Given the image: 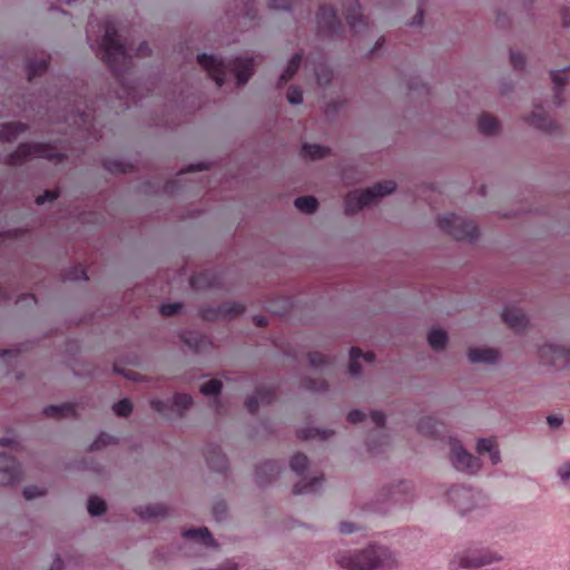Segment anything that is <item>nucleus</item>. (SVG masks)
Segmentation results:
<instances>
[{
	"label": "nucleus",
	"instance_id": "c85d7f7f",
	"mask_svg": "<svg viewBox=\"0 0 570 570\" xmlns=\"http://www.w3.org/2000/svg\"><path fill=\"white\" fill-rule=\"evenodd\" d=\"M190 285L193 287H206V286L209 287V286H212V283L208 281L207 273H200V274L191 276Z\"/></svg>",
	"mask_w": 570,
	"mask_h": 570
},
{
	"label": "nucleus",
	"instance_id": "dca6fc26",
	"mask_svg": "<svg viewBox=\"0 0 570 570\" xmlns=\"http://www.w3.org/2000/svg\"><path fill=\"white\" fill-rule=\"evenodd\" d=\"M527 121L534 126L535 128L542 130H550L552 128L551 118L542 110L533 111L528 118Z\"/></svg>",
	"mask_w": 570,
	"mask_h": 570
},
{
	"label": "nucleus",
	"instance_id": "79ce46f5",
	"mask_svg": "<svg viewBox=\"0 0 570 570\" xmlns=\"http://www.w3.org/2000/svg\"><path fill=\"white\" fill-rule=\"evenodd\" d=\"M43 492L39 490L37 487L28 488L24 490V497L27 499H33L38 495H41Z\"/></svg>",
	"mask_w": 570,
	"mask_h": 570
},
{
	"label": "nucleus",
	"instance_id": "ea45409f",
	"mask_svg": "<svg viewBox=\"0 0 570 570\" xmlns=\"http://www.w3.org/2000/svg\"><path fill=\"white\" fill-rule=\"evenodd\" d=\"M78 119H73V122L79 125V126H87V124L90 122V115L88 112H80L78 116H77Z\"/></svg>",
	"mask_w": 570,
	"mask_h": 570
},
{
	"label": "nucleus",
	"instance_id": "5fc2aeb1",
	"mask_svg": "<svg viewBox=\"0 0 570 570\" xmlns=\"http://www.w3.org/2000/svg\"><path fill=\"white\" fill-rule=\"evenodd\" d=\"M206 167L204 164H197V165H190L187 169V171H196V170H204Z\"/></svg>",
	"mask_w": 570,
	"mask_h": 570
},
{
	"label": "nucleus",
	"instance_id": "4be33fe9",
	"mask_svg": "<svg viewBox=\"0 0 570 570\" xmlns=\"http://www.w3.org/2000/svg\"><path fill=\"white\" fill-rule=\"evenodd\" d=\"M295 207L305 214H312L317 209L318 203L314 196H301L294 202Z\"/></svg>",
	"mask_w": 570,
	"mask_h": 570
},
{
	"label": "nucleus",
	"instance_id": "58836bf2",
	"mask_svg": "<svg viewBox=\"0 0 570 570\" xmlns=\"http://www.w3.org/2000/svg\"><path fill=\"white\" fill-rule=\"evenodd\" d=\"M151 53V50L147 42H141L136 49L135 55L139 57H147Z\"/></svg>",
	"mask_w": 570,
	"mask_h": 570
},
{
	"label": "nucleus",
	"instance_id": "20e7f679",
	"mask_svg": "<svg viewBox=\"0 0 570 570\" xmlns=\"http://www.w3.org/2000/svg\"><path fill=\"white\" fill-rule=\"evenodd\" d=\"M396 188L393 180H384L364 190L350 191L345 197V213L347 215L357 213L364 206L374 203L376 199L392 194Z\"/></svg>",
	"mask_w": 570,
	"mask_h": 570
},
{
	"label": "nucleus",
	"instance_id": "4d7b16f0",
	"mask_svg": "<svg viewBox=\"0 0 570 570\" xmlns=\"http://www.w3.org/2000/svg\"><path fill=\"white\" fill-rule=\"evenodd\" d=\"M115 371L118 372V373L124 374L126 377H128L130 380H137V377L135 375H132L131 373L124 372V371L119 370V367L117 365L115 366Z\"/></svg>",
	"mask_w": 570,
	"mask_h": 570
},
{
	"label": "nucleus",
	"instance_id": "4468645a",
	"mask_svg": "<svg viewBox=\"0 0 570 570\" xmlns=\"http://www.w3.org/2000/svg\"><path fill=\"white\" fill-rule=\"evenodd\" d=\"M476 451L480 454L489 453L492 464H497L500 461V452L494 439H480L476 443Z\"/></svg>",
	"mask_w": 570,
	"mask_h": 570
},
{
	"label": "nucleus",
	"instance_id": "a19ab883",
	"mask_svg": "<svg viewBox=\"0 0 570 570\" xmlns=\"http://www.w3.org/2000/svg\"><path fill=\"white\" fill-rule=\"evenodd\" d=\"M468 356H470V357H473V356H498V354L494 351H487L483 353L480 350H470L468 353Z\"/></svg>",
	"mask_w": 570,
	"mask_h": 570
},
{
	"label": "nucleus",
	"instance_id": "c9c22d12",
	"mask_svg": "<svg viewBox=\"0 0 570 570\" xmlns=\"http://www.w3.org/2000/svg\"><path fill=\"white\" fill-rule=\"evenodd\" d=\"M268 7L272 9L292 10L294 8L293 0H268Z\"/></svg>",
	"mask_w": 570,
	"mask_h": 570
},
{
	"label": "nucleus",
	"instance_id": "ddd939ff",
	"mask_svg": "<svg viewBox=\"0 0 570 570\" xmlns=\"http://www.w3.org/2000/svg\"><path fill=\"white\" fill-rule=\"evenodd\" d=\"M28 130L23 122H8L0 128V141L11 142Z\"/></svg>",
	"mask_w": 570,
	"mask_h": 570
},
{
	"label": "nucleus",
	"instance_id": "13d9d810",
	"mask_svg": "<svg viewBox=\"0 0 570 570\" xmlns=\"http://www.w3.org/2000/svg\"><path fill=\"white\" fill-rule=\"evenodd\" d=\"M247 406H248L249 411H252V412H254V411H255V405H254V403H253V400H249V401H248Z\"/></svg>",
	"mask_w": 570,
	"mask_h": 570
},
{
	"label": "nucleus",
	"instance_id": "423d86ee",
	"mask_svg": "<svg viewBox=\"0 0 570 570\" xmlns=\"http://www.w3.org/2000/svg\"><path fill=\"white\" fill-rule=\"evenodd\" d=\"M439 227L445 234L458 240H473L479 235L478 226L454 214H448L439 218Z\"/></svg>",
	"mask_w": 570,
	"mask_h": 570
},
{
	"label": "nucleus",
	"instance_id": "864d4df0",
	"mask_svg": "<svg viewBox=\"0 0 570 570\" xmlns=\"http://www.w3.org/2000/svg\"><path fill=\"white\" fill-rule=\"evenodd\" d=\"M254 322L257 326L263 327L267 325V321L265 316H255Z\"/></svg>",
	"mask_w": 570,
	"mask_h": 570
},
{
	"label": "nucleus",
	"instance_id": "0eeeda50",
	"mask_svg": "<svg viewBox=\"0 0 570 570\" xmlns=\"http://www.w3.org/2000/svg\"><path fill=\"white\" fill-rule=\"evenodd\" d=\"M502 557L495 552L465 551L452 561V570H478L480 567L501 561Z\"/></svg>",
	"mask_w": 570,
	"mask_h": 570
},
{
	"label": "nucleus",
	"instance_id": "bf43d9fd",
	"mask_svg": "<svg viewBox=\"0 0 570 570\" xmlns=\"http://www.w3.org/2000/svg\"><path fill=\"white\" fill-rule=\"evenodd\" d=\"M0 356H11L10 351H8V350L0 351Z\"/></svg>",
	"mask_w": 570,
	"mask_h": 570
},
{
	"label": "nucleus",
	"instance_id": "7ed1b4c3",
	"mask_svg": "<svg viewBox=\"0 0 570 570\" xmlns=\"http://www.w3.org/2000/svg\"><path fill=\"white\" fill-rule=\"evenodd\" d=\"M337 562L346 570H392L396 567L395 556L385 548H368L355 557L340 556Z\"/></svg>",
	"mask_w": 570,
	"mask_h": 570
},
{
	"label": "nucleus",
	"instance_id": "9d476101",
	"mask_svg": "<svg viewBox=\"0 0 570 570\" xmlns=\"http://www.w3.org/2000/svg\"><path fill=\"white\" fill-rule=\"evenodd\" d=\"M451 461L456 470L475 473L480 470V462L468 453L458 442L451 443Z\"/></svg>",
	"mask_w": 570,
	"mask_h": 570
},
{
	"label": "nucleus",
	"instance_id": "f704fd0d",
	"mask_svg": "<svg viewBox=\"0 0 570 570\" xmlns=\"http://www.w3.org/2000/svg\"><path fill=\"white\" fill-rule=\"evenodd\" d=\"M114 411L117 415L126 416L131 411V404L128 400H121L114 405Z\"/></svg>",
	"mask_w": 570,
	"mask_h": 570
},
{
	"label": "nucleus",
	"instance_id": "a18cd8bd",
	"mask_svg": "<svg viewBox=\"0 0 570 570\" xmlns=\"http://www.w3.org/2000/svg\"><path fill=\"white\" fill-rule=\"evenodd\" d=\"M348 356H351V357H354V356H374V354L373 353H363L361 348L352 347L350 350Z\"/></svg>",
	"mask_w": 570,
	"mask_h": 570
},
{
	"label": "nucleus",
	"instance_id": "6e6d98bb",
	"mask_svg": "<svg viewBox=\"0 0 570 570\" xmlns=\"http://www.w3.org/2000/svg\"><path fill=\"white\" fill-rule=\"evenodd\" d=\"M151 405L155 410H157L158 412H163L164 411V404L163 402L160 401H153L151 402Z\"/></svg>",
	"mask_w": 570,
	"mask_h": 570
},
{
	"label": "nucleus",
	"instance_id": "2f4dec72",
	"mask_svg": "<svg viewBox=\"0 0 570 570\" xmlns=\"http://www.w3.org/2000/svg\"><path fill=\"white\" fill-rule=\"evenodd\" d=\"M67 278L71 279V281H87L88 276H87L86 269L81 265H79V266L73 267L68 273Z\"/></svg>",
	"mask_w": 570,
	"mask_h": 570
},
{
	"label": "nucleus",
	"instance_id": "bb28decb",
	"mask_svg": "<svg viewBox=\"0 0 570 570\" xmlns=\"http://www.w3.org/2000/svg\"><path fill=\"white\" fill-rule=\"evenodd\" d=\"M220 389L222 383L218 380H210L202 385L200 392L204 395H215L219 393Z\"/></svg>",
	"mask_w": 570,
	"mask_h": 570
},
{
	"label": "nucleus",
	"instance_id": "a878e982",
	"mask_svg": "<svg viewBox=\"0 0 570 570\" xmlns=\"http://www.w3.org/2000/svg\"><path fill=\"white\" fill-rule=\"evenodd\" d=\"M171 403L176 411L180 412L191 404V397L187 394H177L173 397Z\"/></svg>",
	"mask_w": 570,
	"mask_h": 570
},
{
	"label": "nucleus",
	"instance_id": "393cba45",
	"mask_svg": "<svg viewBox=\"0 0 570 570\" xmlns=\"http://www.w3.org/2000/svg\"><path fill=\"white\" fill-rule=\"evenodd\" d=\"M105 168L110 173H127L130 171L131 166L119 160H107Z\"/></svg>",
	"mask_w": 570,
	"mask_h": 570
},
{
	"label": "nucleus",
	"instance_id": "c756f323",
	"mask_svg": "<svg viewBox=\"0 0 570 570\" xmlns=\"http://www.w3.org/2000/svg\"><path fill=\"white\" fill-rule=\"evenodd\" d=\"M287 100L292 105H298L303 101V92L298 87H289L287 90Z\"/></svg>",
	"mask_w": 570,
	"mask_h": 570
},
{
	"label": "nucleus",
	"instance_id": "e2e57ef3",
	"mask_svg": "<svg viewBox=\"0 0 570 570\" xmlns=\"http://www.w3.org/2000/svg\"><path fill=\"white\" fill-rule=\"evenodd\" d=\"M553 356H561L557 351H553Z\"/></svg>",
	"mask_w": 570,
	"mask_h": 570
},
{
	"label": "nucleus",
	"instance_id": "cd10ccee",
	"mask_svg": "<svg viewBox=\"0 0 570 570\" xmlns=\"http://www.w3.org/2000/svg\"><path fill=\"white\" fill-rule=\"evenodd\" d=\"M315 75H316L317 82L321 86H324V85L328 83L331 81V78H332L331 70H328L325 66H320L315 70Z\"/></svg>",
	"mask_w": 570,
	"mask_h": 570
},
{
	"label": "nucleus",
	"instance_id": "f8f14e48",
	"mask_svg": "<svg viewBox=\"0 0 570 570\" xmlns=\"http://www.w3.org/2000/svg\"><path fill=\"white\" fill-rule=\"evenodd\" d=\"M503 322L513 331L520 332L528 325L527 315L519 308L505 307L502 313Z\"/></svg>",
	"mask_w": 570,
	"mask_h": 570
},
{
	"label": "nucleus",
	"instance_id": "412c9836",
	"mask_svg": "<svg viewBox=\"0 0 570 570\" xmlns=\"http://www.w3.org/2000/svg\"><path fill=\"white\" fill-rule=\"evenodd\" d=\"M301 62H302V55L295 53L292 57V59L289 60L284 73L279 77V85H285L287 81H289L294 77V75L297 72V70L301 66Z\"/></svg>",
	"mask_w": 570,
	"mask_h": 570
},
{
	"label": "nucleus",
	"instance_id": "603ef678",
	"mask_svg": "<svg viewBox=\"0 0 570 570\" xmlns=\"http://www.w3.org/2000/svg\"><path fill=\"white\" fill-rule=\"evenodd\" d=\"M562 420L559 416L550 415L548 416V423L552 426L560 425Z\"/></svg>",
	"mask_w": 570,
	"mask_h": 570
},
{
	"label": "nucleus",
	"instance_id": "f3484780",
	"mask_svg": "<svg viewBox=\"0 0 570 570\" xmlns=\"http://www.w3.org/2000/svg\"><path fill=\"white\" fill-rule=\"evenodd\" d=\"M330 149L316 144H304L302 147V155L305 158L321 159L327 156Z\"/></svg>",
	"mask_w": 570,
	"mask_h": 570
},
{
	"label": "nucleus",
	"instance_id": "8fccbe9b",
	"mask_svg": "<svg viewBox=\"0 0 570 570\" xmlns=\"http://www.w3.org/2000/svg\"><path fill=\"white\" fill-rule=\"evenodd\" d=\"M340 531L342 533H352L354 531V527L350 523L344 522V523H341Z\"/></svg>",
	"mask_w": 570,
	"mask_h": 570
},
{
	"label": "nucleus",
	"instance_id": "aec40b11",
	"mask_svg": "<svg viewBox=\"0 0 570 570\" xmlns=\"http://www.w3.org/2000/svg\"><path fill=\"white\" fill-rule=\"evenodd\" d=\"M184 537L188 540L198 542L206 547H208L213 543V539H212L210 534L208 533L207 529H205V528H200L197 530H187L184 532Z\"/></svg>",
	"mask_w": 570,
	"mask_h": 570
},
{
	"label": "nucleus",
	"instance_id": "c03bdc74",
	"mask_svg": "<svg viewBox=\"0 0 570 570\" xmlns=\"http://www.w3.org/2000/svg\"><path fill=\"white\" fill-rule=\"evenodd\" d=\"M245 17L254 20L256 18V11L254 9V2L246 3Z\"/></svg>",
	"mask_w": 570,
	"mask_h": 570
},
{
	"label": "nucleus",
	"instance_id": "680f3d73",
	"mask_svg": "<svg viewBox=\"0 0 570 570\" xmlns=\"http://www.w3.org/2000/svg\"><path fill=\"white\" fill-rule=\"evenodd\" d=\"M67 4H71L72 2H75L76 0H63Z\"/></svg>",
	"mask_w": 570,
	"mask_h": 570
},
{
	"label": "nucleus",
	"instance_id": "de8ad7c7",
	"mask_svg": "<svg viewBox=\"0 0 570 570\" xmlns=\"http://www.w3.org/2000/svg\"><path fill=\"white\" fill-rule=\"evenodd\" d=\"M562 23L564 27L570 26V12L568 9H564L561 13Z\"/></svg>",
	"mask_w": 570,
	"mask_h": 570
},
{
	"label": "nucleus",
	"instance_id": "f03ea898",
	"mask_svg": "<svg viewBox=\"0 0 570 570\" xmlns=\"http://www.w3.org/2000/svg\"><path fill=\"white\" fill-rule=\"evenodd\" d=\"M104 30L105 33L99 43L101 58L115 77L120 79L129 67L132 48L120 41L112 21H106Z\"/></svg>",
	"mask_w": 570,
	"mask_h": 570
},
{
	"label": "nucleus",
	"instance_id": "72a5a7b5",
	"mask_svg": "<svg viewBox=\"0 0 570 570\" xmlns=\"http://www.w3.org/2000/svg\"><path fill=\"white\" fill-rule=\"evenodd\" d=\"M183 308V305L180 303H169V304H163L160 306V313L164 316H173L177 314Z\"/></svg>",
	"mask_w": 570,
	"mask_h": 570
},
{
	"label": "nucleus",
	"instance_id": "473e14b6",
	"mask_svg": "<svg viewBox=\"0 0 570 570\" xmlns=\"http://www.w3.org/2000/svg\"><path fill=\"white\" fill-rule=\"evenodd\" d=\"M510 60L514 69L521 70L525 65V58L520 51H511Z\"/></svg>",
	"mask_w": 570,
	"mask_h": 570
},
{
	"label": "nucleus",
	"instance_id": "5701e85b",
	"mask_svg": "<svg viewBox=\"0 0 570 570\" xmlns=\"http://www.w3.org/2000/svg\"><path fill=\"white\" fill-rule=\"evenodd\" d=\"M564 71H552L551 72V79L556 87V94H554V100L556 105H561V87L567 82L566 78L563 77Z\"/></svg>",
	"mask_w": 570,
	"mask_h": 570
},
{
	"label": "nucleus",
	"instance_id": "49530a36",
	"mask_svg": "<svg viewBox=\"0 0 570 570\" xmlns=\"http://www.w3.org/2000/svg\"><path fill=\"white\" fill-rule=\"evenodd\" d=\"M422 6H423V3H421L419 6L417 12H416V14H415V17L413 19L412 24H421L422 23V21H423V8H422Z\"/></svg>",
	"mask_w": 570,
	"mask_h": 570
},
{
	"label": "nucleus",
	"instance_id": "a211bd4d",
	"mask_svg": "<svg viewBox=\"0 0 570 570\" xmlns=\"http://www.w3.org/2000/svg\"><path fill=\"white\" fill-rule=\"evenodd\" d=\"M478 128L482 134L492 135L498 130L499 121L495 117L483 114L479 118Z\"/></svg>",
	"mask_w": 570,
	"mask_h": 570
},
{
	"label": "nucleus",
	"instance_id": "2eb2a0df",
	"mask_svg": "<svg viewBox=\"0 0 570 570\" xmlns=\"http://www.w3.org/2000/svg\"><path fill=\"white\" fill-rule=\"evenodd\" d=\"M49 67V57L42 55L38 59H29L27 62V73L28 79L32 80L33 78L41 76L47 71Z\"/></svg>",
	"mask_w": 570,
	"mask_h": 570
},
{
	"label": "nucleus",
	"instance_id": "e433bc0d",
	"mask_svg": "<svg viewBox=\"0 0 570 570\" xmlns=\"http://www.w3.org/2000/svg\"><path fill=\"white\" fill-rule=\"evenodd\" d=\"M59 197V191L57 190H46L43 194L39 195L36 199L38 205H43L49 202H53Z\"/></svg>",
	"mask_w": 570,
	"mask_h": 570
},
{
	"label": "nucleus",
	"instance_id": "69168bd1",
	"mask_svg": "<svg viewBox=\"0 0 570 570\" xmlns=\"http://www.w3.org/2000/svg\"><path fill=\"white\" fill-rule=\"evenodd\" d=\"M482 360H483V361H490L491 358L484 357V358H482Z\"/></svg>",
	"mask_w": 570,
	"mask_h": 570
},
{
	"label": "nucleus",
	"instance_id": "9b49d317",
	"mask_svg": "<svg viewBox=\"0 0 570 570\" xmlns=\"http://www.w3.org/2000/svg\"><path fill=\"white\" fill-rule=\"evenodd\" d=\"M360 10L361 7L358 0H345L343 3V13L346 22L355 32H358L361 28L366 27L365 19Z\"/></svg>",
	"mask_w": 570,
	"mask_h": 570
},
{
	"label": "nucleus",
	"instance_id": "3c124183",
	"mask_svg": "<svg viewBox=\"0 0 570 570\" xmlns=\"http://www.w3.org/2000/svg\"><path fill=\"white\" fill-rule=\"evenodd\" d=\"M371 417H372V421H373L374 423H376L377 425L382 424V423H383V421H384L383 415H382L381 413H379V412H373V413L371 414Z\"/></svg>",
	"mask_w": 570,
	"mask_h": 570
},
{
	"label": "nucleus",
	"instance_id": "09e8293b",
	"mask_svg": "<svg viewBox=\"0 0 570 570\" xmlns=\"http://www.w3.org/2000/svg\"><path fill=\"white\" fill-rule=\"evenodd\" d=\"M66 410V406H50L46 410L48 415H55L56 413L62 412Z\"/></svg>",
	"mask_w": 570,
	"mask_h": 570
},
{
	"label": "nucleus",
	"instance_id": "1a4fd4ad",
	"mask_svg": "<svg viewBox=\"0 0 570 570\" xmlns=\"http://www.w3.org/2000/svg\"><path fill=\"white\" fill-rule=\"evenodd\" d=\"M317 27L324 36H335L342 30L337 12L331 6H321L316 16Z\"/></svg>",
	"mask_w": 570,
	"mask_h": 570
},
{
	"label": "nucleus",
	"instance_id": "39448f33",
	"mask_svg": "<svg viewBox=\"0 0 570 570\" xmlns=\"http://www.w3.org/2000/svg\"><path fill=\"white\" fill-rule=\"evenodd\" d=\"M31 158H42L60 163L65 158V154L57 151L47 144L23 142L7 157V164L10 166H19Z\"/></svg>",
	"mask_w": 570,
	"mask_h": 570
},
{
	"label": "nucleus",
	"instance_id": "37998d69",
	"mask_svg": "<svg viewBox=\"0 0 570 570\" xmlns=\"http://www.w3.org/2000/svg\"><path fill=\"white\" fill-rule=\"evenodd\" d=\"M364 419V414L357 410L351 411L348 413V421L352 423L360 422Z\"/></svg>",
	"mask_w": 570,
	"mask_h": 570
},
{
	"label": "nucleus",
	"instance_id": "6ab92c4d",
	"mask_svg": "<svg viewBox=\"0 0 570 570\" xmlns=\"http://www.w3.org/2000/svg\"><path fill=\"white\" fill-rule=\"evenodd\" d=\"M428 342L434 351H441L448 343V335L442 330H431L428 334Z\"/></svg>",
	"mask_w": 570,
	"mask_h": 570
},
{
	"label": "nucleus",
	"instance_id": "7c9ffc66",
	"mask_svg": "<svg viewBox=\"0 0 570 570\" xmlns=\"http://www.w3.org/2000/svg\"><path fill=\"white\" fill-rule=\"evenodd\" d=\"M307 465V458L303 454H295L291 460V466L294 471L301 472Z\"/></svg>",
	"mask_w": 570,
	"mask_h": 570
},
{
	"label": "nucleus",
	"instance_id": "6e6552de",
	"mask_svg": "<svg viewBox=\"0 0 570 570\" xmlns=\"http://www.w3.org/2000/svg\"><path fill=\"white\" fill-rule=\"evenodd\" d=\"M245 311V306L236 302H225L217 307H205L200 311V316L205 321H218L233 318Z\"/></svg>",
	"mask_w": 570,
	"mask_h": 570
},
{
	"label": "nucleus",
	"instance_id": "b1692460",
	"mask_svg": "<svg viewBox=\"0 0 570 570\" xmlns=\"http://www.w3.org/2000/svg\"><path fill=\"white\" fill-rule=\"evenodd\" d=\"M105 510H106V504L101 499H99L97 497L89 499L88 511L91 515H100L105 512Z\"/></svg>",
	"mask_w": 570,
	"mask_h": 570
},
{
	"label": "nucleus",
	"instance_id": "052dcab7",
	"mask_svg": "<svg viewBox=\"0 0 570 570\" xmlns=\"http://www.w3.org/2000/svg\"><path fill=\"white\" fill-rule=\"evenodd\" d=\"M350 371H351L353 374H356V371L354 370V364H351V366H350Z\"/></svg>",
	"mask_w": 570,
	"mask_h": 570
},
{
	"label": "nucleus",
	"instance_id": "0e129e2a",
	"mask_svg": "<svg viewBox=\"0 0 570 570\" xmlns=\"http://www.w3.org/2000/svg\"><path fill=\"white\" fill-rule=\"evenodd\" d=\"M296 492L302 493V492H303V490H302V489L296 488Z\"/></svg>",
	"mask_w": 570,
	"mask_h": 570
},
{
	"label": "nucleus",
	"instance_id": "4c0bfd02",
	"mask_svg": "<svg viewBox=\"0 0 570 570\" xmlns=\"http://www.w3.org/2000/svg\"><path fill=\"white\" fill-rule=\"evenodd\" d=\"M558 475L564 482L570 481V460L559 468Z\"/></svg>",
	"mask_w": 570,
	"mask_h": 570
},
{
	"label": "nucleus",
	"instance_id": "f257e3e1",
	"mask_svg": "<svg viewBox=\"0 0 570 570\" xmlns=\"http://www.w3.org/2000/svg\"><path fill=\"white\" fill-rule=\"evenodd\" d=\"M197 61L207 71L208 76L215 80L218 87L224 85L228 71L236 77L237 86H244L254 72V61L252 58L237 57L225 63L216 56L202 53L197 56Z\"/></svg>",
	"mask_w": 570,
	"mask_h": 570
}]
</instances>
